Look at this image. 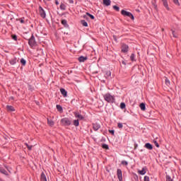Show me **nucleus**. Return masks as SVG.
<instances>
[{"label":"nucleus","instance_id":"obj_1","mask_svg":"<svg viewBox=\"0 0 181 181\" xmlns=\"http://www.w3.org/2000/svg\"><path fill=\"white\" fill-rule=\"evenodd\" d=\"M103 98L107 103H111L115 101V98L112 96L110 93H107L106 95H103Z\"/></svg>","mask_w":181,"mask_h":181},{"label":"nucleus","instance_id":"obj_2","mask_svg":"<svg viewBox=\"0 0 181 181\" xmlns=\"http://www.w3.org/2000/svg\"><path fill=\"white\" fill-rule=\"evenodd\" d=\"M62 126L69 127L71 124V120L69 119L68 117H64L60 121Z\"/></svg>","mask_w":181,"mask_h":181},{"label":"nucleus","instance_id":"obj_3","mask_svg":"<svg viewBox=\"0 0 181 181\" xmlns=\"http://www.w3.org/2000/svg\"><path fill=\"white\" fill-rule=\"evenodd\" d=\"M120 13L124 17H129L130 19L134 20V16H133V14H132L131 12L126 11V10H122V11H120Z\"/></svg>","mask_w":181,"mask_h":181},{"label":"nucleus","instance_id":"obj_4","mask_svg":"<svg viewBox=\"0 0 181 181\" xmlns=\"http://www.w3.org/2000/svg\"><path fill=\"white\" fill-rule=\"evenodd\" d=\"M28 45L30 47H33L35 46V36L32 35L30 38L28 39Z\"/></svg>","mask_w":181,"mask_h":181},{"label":"nucleus","instance_id":"obj_5","mask_svg":"<svg viewBox=\"0 0 181 181\" xmlns=\"http://www.w3.org/2000/svg\"><path fill=\"white\" fill-rule=\"evenodd\" d=\"M39 14L42 18H45V11H44L43 8H42V6H39Z\"/></svg>","mask_w":181,"mask_h":181},{"label":"nucleus","instance_id":"obj_6","mask_svg":"<svg viewBox=\"0 0 181 181\" xmlns=\"http://www.w3.org/2000/svg\"><path fill=\"white\" fill-rule=\"evenodd\" d=\"M117 177H118V180L122 181V170L121 169L117 170Z\"/></svg>","mask_w":181,"mask_h":181},{"label":"nucleus","instance_id":"obj_7","mask_svg":"<svg viewBox=\"0 0 181 181\" xmlns=\"http://www.w3.org/2000/svg\"><path fill=\"white\" fill-rule=\"evenodd\" d=\"M122 52L123 53H127L128 52V45H127L126 44H123V45H122Z\"/></svg>","mask_w":181,"mask_h":181},{"label":"nucleus","instance_id":"obj_8","mask_svg":"<svg viewBox=\"0 0 181 181\" xmlns=\"http://www.w3.org/2000/svg\"><path fill=\"white\" fill-rule=\"evenodd\" d=\"M92 126L94 131H98L101 127V126L98 124V123H93Z\"/></svg>","mask_w":181,"mask_h":181},{"label":"nucleus","instance_id":"obj_9","mask_svg":"<svg viewBox=\"0 0 181 181\" xmlns=\"http://www.w3.org/2000/svg\"><path fill=\"white\" fill-rule=\"evenodd\" d=\"M6 109L7 110V111H8V112H12L15 111V108L11 105L6 106Z\"/></svg>","mask_w":181,"mask_h":181},{"label":"nucleus","instance_id":"obj_10","mask_svg":"<svg viewBox=\"0 0 181 181\" xmlns=\"http://www.w3.org/2000/svg\"><path fill=\"white\" fill-rule=\"evenodd\" d=\"M74 115H75V117H76V118H77V119H80V120H81V119H83V115H80L79 113H78V112H74Z\"/></svg>","mask_w":181,"mask_h":181},{"label":"nucleus","instance_id":"obj_11","mask_svg":"<svg viewBox=\"0 0 181 181\" xmlns=\"http://www.w3.org/2000/svg\"><path fill=\"white\" fill-rule=\"evenodd\" d=\"M146 173V168L144 167L141 170H138V174L144 175Z\"/></svg>","mask_w":181,"mask_h":181},{"label":"nucleus","instance_id":"obj_12","mask_svg":"<svg viewBox=\"0 0 181 181\" xmlns=\"http://www.w3.org/2000/svg\"><path fill=\"white\" fill-rule=\"evenodd\" d=\"M163 1V5H164L165 8L169 11V5L168 4V0H161Z\"/></svg>","mask_w":181,"mask_h":181},{"label":"nucleus","instance_id":"obj_13","mask_svg":"<svg viewBox=\"0 0 181 181\" xmlns=\"http://www.w3.org/2000/svg\"><path fill=\"white\" fill-rule=\"evenodd\" d=\"M145 148L148 149V150H153V145H151L149 143H146L144 145Z\"/></svg>","mask_w":181,"mask_h":181},{"label":"nucleus","instance_id":"obj_14","mask_svg":"<svg viewBox=\"0 0 181 181\" xmlns=\"http://www.w3.org/2000/svg\"><path fill=\"white\" fill-rule=\"evenodd\" d=\"M60 93H62L64 98H66L67 96V92L66 90H65V89L64 88L60 89Z\"/></svg>","mask_w":181,"mask_h":181},{"label":"nucleus","instance_id":"obj_15","mask_svg":"<svg viewBox=\"0 0 181 181\" xmlns=\"http://www.w3.org/2000/svg\"><path fill=\"white\" fill-rule=\"evenodd\" d=\"M62 25H64V27H65V28H69V25H68V22L66 21V20H62Z\"/></svg>","mask_w":181,"mask_h":181},{"label":"nucleus","instance_id":"obj_16","mask_svg":"<svg viewBox=\"0 0 181 181\" xmlns=\"http://www.w3.org/2000/svg\"><path fill=\"white\" fill-rule=\"evenodd\" d=\"M87 60V57H78V62H84Z\"/></svg>","mask_w":181,"mask_h":181},{"label":"nucleus","instance_id":"obj_17","mask_svg":"<svg viewBox=\"0 0 181 181\" xmlns=\"http://www.w3.org/2000/svg\"><path fill=\"white\" fill-rule=\"evenodd\" d=\"M103 4L106 5L107 6L111 5V0H103Z\"/></svg>","mask_w":181,"mask_h":181},{"label":"nucleus","instance_id":"obj_18","mask_svg":"<svg viewBox=\"0 0 181 181\" xmlns=\"http://www.w3.org/2000/svg\"><path fill=\"white\" fill-rule=\"evenodd\" d=\"M16 63V59L15 57L10 59V64L11 65L13 66Z\"/></svg>","mask_w":181,"mask_h":181},{"label":"nucleus","instance_id":"obj_19","mask_svg":"<svg viewBox=\"0 0 181 181\" xmlns=\"http://www.w3.org/2000/svg\"><path fill=\"white\" fill-rule=\"evenodd\" d=\"M40 180L42 181H47V177L44 174V173H42V175H40Z\"/></svg>","mask_w":181,"mask_h":181},{"label":"nucleus","instance_id":"obj_20","mask_svg":"<svg viewBox=\"0 0 181 181\" xmlns=\"http://www.w3.org/2000/svg\"><path fill=\"white\" fill-rule=\"evenodd\" d=\"M73 124H74V126L78 127V124H79L78 119L74 120Z\"/></svg>","mask_w":181,"mask_h":181},{"label":"nucleus","instance_id":"obj_21","mask_svg":"<svg viewBox=\"0 0 181 181\" xmlns=\"http://www.w3.org/2000/svg\"><path fill=\"white\" fill-rule=\"evenodd\" d=\"M140 110L144 111L145 110V104L144 103H140Z\"/></svg>","mask_w":181,"mask_h":181},{"label":"nucleus","instance_id":"obj_22","mask_svg":"<svg viewBox=\"0 0 181 181\" xmlns=\"http://www.w3.org/2000/svg\"><path fill=\"white\" fill-rule=\"evenodd\" d=\"M57 110H58L59 112H62L63 111V107L62 106L57 105Z\"/></svg>","mask_w":181,"mask_h":181},{"label":"nucleus","instance_id":"obj_23","mask_svg":"<svg viewBox=\"0 0 181 181\" xmlns=\"http://www.w3.org/2000/svg\"><path fill=\"white\" fill-rule=\"evenodd\" d=\"M126 108V104L124 103H120V109L124 110Z\"/></svg>","mask_w":181,"mask_h":181},{"label":"nucleus","instance_id":"obj_24","mask_svg":"<svg viewBox=\"0 0 181 181\" xmlns=\"http://www.w3.org/2000/svg\"><path fill=\"white\" fill-rule=\"evenodd\" d=\"M134 59H135L134 54H132V55H130V61L134 62Z\"/></svg>","mask_w":181,"mask_h":181},{"label":"nucleus","instance_id":"obj_25","mask_svg":"<svg viewBox=\"0 0 181 181\" xmlns=\"http://www.w3.org/2000/svg\"><path fill=\"white\" fill-rule=\"evenodd\" d=\"M87 16L90 17L92 20L95 19V17L92 15L90 14V13H86Z\"/></svg>","mask_w":181,"mask_h":181},{"label":"nucleus","instance_id":"obj_26","mask_svg":"<svg viewBox=\"0 0 181 181\" xmlns=\"http://www.w3.org/2000/svg\"><path fill=\"white\" fill-rule=\"evenodd\" d=\"M21 64H22V66H25V59H21Z\"/></svg>","mask_w":181,"mask_h":181},{"label":"nucleus","instance_id":"obj_27","mask_svg":"<svg viewBox=\"0 0 181 181\" xmlns=\"http://www.w3.org/2000/svg\"><path fill=\"white\" fill-rule=\"evenodd\" d=\"M82 26L87 27V22L85 21H81Z\"/></svg>","mask_w":181,"mask_h":181},{"label":"nucleus","instance_id":"obj_28","mask_svg":"<svg viewBox=\"0 0 181 181\" xmlns=\"http://www.w3.org/2000/svg\"><path fill=\"white\" fill-rule=\"evenodd\" d=\"M0 173L4 174V175L7 174V172L4 169H2V168L0 169Z\"/></svg>","mask_w":181,"mask_h":181},{"label":"nucleus","instance_id":"obj_29","mask_svg":"<svg viewBox=\"0 0 181 181\" xmlns=\"http://www.w3.org/2000/svg\"><path fill=\"white\" fill-rule=\"evenodd\" d=\"M173 2H174L175 5L180 6L179 0H173Z\"/></svg>","mask_w":181,"mask_h":181},{"label":"nucleus","instance_id":"obj_30","mask_svg":"<svg viewBox=\"0 0 181 181\" xmlns=\"http://www.w3.org/2000/svg\"><path fill=\"white\" fill-rule=\"evenodd\" d=\"M18 21H19V23H21V24L25 23V21L23 20V18H19L18 19Z\"/></svg>","mask_w":181,"mask_h":181},{"label":"nucleus","instance_id":"obj_31","mask_svg":"<svg viewBox=\"0 0 181 181\" xmlns=\"http://www.w3.org/2000/svg\"><path fill=\"white\" fill-rule=\"evenodd\" d=\"M173 37L175 38H177V33L173 30Z\"/></svg>","mask_w":181,"mask_h":181},{"label":"nucleus","instance_id":"obj_32","mask_svg":"<svg viewBox=\"0 0 181 181\" xmlns=\"http://www.w3.org/2000/svg\"><path fill=\"white\" fill-rule=\"evenodd\" d=\"M102 148H103V149L107 150V149H108V145H107V144H103V145H102Z\"/></svg>","mask_w":181,"mask_h":181},{"label":"nucleus","instance_id":"obj_33","mask_svg":"<svg viewBox=\"0 0 181 181\" xmlns=\"http://www.w3.org/2000/svg\"><path fill=\"white\" fill-rule=\"evenodd\" d=\"M113 9L116 10V11H119V7L117 6H113Z\"/></svg>","mask_w":181,"mask_h":181},{"label":"nucleus","instance_id":"obj_34","mask_svg":"<svg viewBox=\"0 0 181 181\" xmlns=\"http://www.w3.org/2000/svg\"><path fill=\"white\" fill-rule=\"evenodd\" d=\"M48 124L52 127L54 125V122L52 120H48Z\"/></svg>","mask_w":181,"mask_h":181},{"label":"nucleus","instance_id":"obj_35","mask_svg":"<svg viewBox=\"0 0 181 181\" xmlns=\"http://www.w3.org/2000/svg\"><path fill=\"white\" fill-rule=\"evenodd\" d=\"M122 165L127 166L128 165V162H127L126 160H123L122 161Z\"/></svg>","mask_w":181,"mask_h":181},{"label":"nucleus","instance_id":"obj_36","mask_svg":"<svg viewBox=\"0 0 181 181\" xmlns=\"http://www.w3.org/2000/svg\"><path fill=\"white\" fill-rule=\"evenodd\" d=\"M166 181H173V180L169 175H166Z\"/></svg>","mask_w":181,"mask_h":181},{"label":"nucleus","instance_id":"obj_37","mask_svg":"<svg viewBox=\"0 0 181 181\" xmlns=\"http://www.w3.org/2000/svg\"><path fill=\"white\" fill-rule=\"evenodd\" d=\"M117 127H118V128L122 129V128H123V124H122V123L119 122L117 124Z\"/></svg>","mask_w":181,"mask_h":181},{"label":"nucleus","instance_id":"obj_38","mask_svg":"<svg viewBox=\"0 0 181 181\" xmlns=\"http://www.w3.org/2000/svg\"><path fill=\"white\" fill-rule=\"evenodd\" d=\"M12 40H13L14 41L17 40V36H16L15 35H12Z\"/></svg>","mask_w":181,"mask_h":181},{"label":"nucleus","instance_id":"obj_39","mask_svg":"<svg viewBox=\"0 0 181 181\" xmlns=\"http://www.w3.org/2000/svg\"><path fill=\"white\" fill-rule=\"evenodd\" d=\"M144 181H150L149 177L148 176H145L144 177Z\"/></svg>","mask_w":181,"mask_h":181},{"label":"nucleus","instance_id":"obj_40","mask_svg":"<svg viewBox=\"0 0 181 181\" xmlns=\"http://www.w3.org/2000/svg\"><path fill=\"white\" fill-rule=\"evenodd\" d=\"M154 145H155V146L159 148V144H158L157 141H154Z\"/></svg>","mask_w":181,"mask_h":181},{"label":"nucleus","instance_id":"obj_41","mask_svg":"<svg viewBox=\"0 0 181 181\" xmlns=\"http://www.w3.org/2000/svg\"><path fill=\"white\" fill-rule=\"evenodd\" d=\"M109 132L110 134H112V135H114L115 134V131L114 130H110Z\"/></svg>","mask_w":181,"mask_h":181},{"label":"nucleus","instance_id":"obj_42","mask_svg":"<svg viewBox=\"0 0 181 181\" xmlns=\"http://www.w3.org/2000/svg\"><path fill=\"white\" fill-rule=\"evenodd\" d=\"M27 148H28V150H31L32 149V146L27 145Z\"/></svg>","mask_w":181,"mask_h":181},{"label":"nucleus","instance_id":"obj_43","mask_svg":"<svg viewBox=\"0 0 181 181\" xmlns=\"http://www.w3.org/2000/svg\"><path fill=\"white\" fill-rule=\"evenodd\" d=\"M165 82L166 83L167 85H169V83H170L169 80H168V79L165 80Z\"/></svg>","mask_w":181,"mask_h":181},{"label":"nucleus","instance_id":"obj_44","mask_svg":"<svg viewBox=\"0 0 181 181\" xmlns=\"http://www.w3.org/2000/svg\"><path fill=\"white\" fill-rule=\"evenodd\" d=\"M69 4H74V1L73 0H69Z\"/></svg>","mask_w":181,"mask_h":181},{"label":"nucleus","instance_id":"obj_45","mask_svg":"<svg viewBox=\"0 0 181 181\" xmlns=\"http://www.w3.org/2000/svg\"><path fill=\"white\" fill-rule=\"evenodd\" d=\"M55 4H57V5H58L59 3H58V1H56Z\"/></svg>","mask_w":181,"mask_h":181},{"label":"nucleus","instance_id":"obj_46","mask_svg":"<svg viewBox=\"0 0 181 181\" xmlns=\"http://www.w3.org/2000/svg\"><path fill=\"white\" fill-rule=\"evenodd\" d=\"M60 7L62 8V7H63L62 6H60Z\"/></svg>","mask_w":181,"mask_h":181},{"label":"nucleus","instance_id":"obj_47","mask_svg":"<svg viewBox=\"0 0 181 181\" xmlns=\"http://www.w3.org/2000/svg\"><path fill=\"white\" fill-rule=\"evenodd\" d=\"M60 7L62 8V7H63L62 6H60Z\"/></svg>","mask_w":181,"mask_h":181},{"label":"nucleus","instance_id":"obj_48","mask_svg":"<svg viewBox=\"0 0 181 181\" xmlns=\"http://www.w3.org/2000/svg\"><path fill=\"white\" fill-rule=\"evenodd\" d=\"M47 1H50V0H47Z\"/></svg>","mask_w":181,"mask_h":181}]
</instances>
